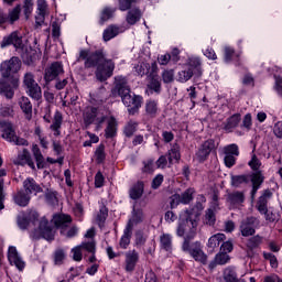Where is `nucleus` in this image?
<instances>
[{"label":"nucleus","mask_w":282,"mask_h":282,"mask_svg":"<svg viewBox=\"0 0 282 282\" xmlns=\"http://www.w3.org/2000/svg\"><path fill=\"white\" fill-rule=\"evenodd\" d=\"M113 93L120 96L124 107L128 108V113H130V116H135V113H138V111L142 107V97L131 95V88L129 87L126 77H115Z\"/></svg>","instance_id":"obj_1"},{"label":"nucleus","mask_w":282,"mask_h":282,"mask_svg":"<svg viewBox=\"0 0 282 282\" xmlns=\"http://www.w3.org/2000/svg\"><path fill=\"white\" fill-rule=\"evenodd\" d=\"M176 235L177 237H184L182 250H188V241L195 239V235H197V218L192 210L181 212Z\"/></svg>","instance_id":"obj_2"},{"label":"nucleus","mask_w":282,"mask_h":282,"mask_svg":"<svg viewBox=\"0 0 282 282\" xmlns=\"http://www.w3.org/2000/svg\"><path fill=\"white\" fill-rule=\"evenodd\" d=\"M202 78L204 76V68L202 67V59L198 57H191L188 62L182 65V69L177 72V83H188L191 78Z\"/></svg>","instance_id":"obj_3"},{"label":"nucleus","mask_w":282,"mask_h":282,"mask_svg":"<svg viewBox=\"0 0 282 282\" xmlns=\"http://www.w3.org/2000/svg\"><path fill=\"white\" fill-rule=\"evenodd\" d=\"M83 120L85 127H90V124H96L97 129H101L102 124L107 120V115L100 108L86 107L83 111Z\"/></svg>","instance_id":"obj_4"},{"label":"nucleus","mask_w":282,"mask_h":282,"mask_svg":"<svg viewBox=\"0 0 282 282\" xmlns=\"http://www.w3.org/2000/svg\"><path fill=\"white\" fill-rule=\"evenodd\" d=\"M78 61H85L84 66L86 69H89L91 67H98V65H102L105 61V54H102L101 51H96L94 53H90L88 50H82L79 52Z\"/></svg>","instance_id":"obj_5"},{"label":"nucleus","mask_w":282,"mask_h":282,"mask_svg":"<svg viewBox=\"0 0 282 282\" xmlns=\"http://www.w3.org/2000/svg\"><path fill=\"white\" fill-rule=\"evenodd\" d=\"M23 85L30 98H32L33 100H41V98H43L41 86L39 85V83H36V79H34V74L30 72L25 73L23 77Z\"/></svg>","instance_id":"obj_6"},{"label":"nucleus","mask_w":282,"mask_h":282,"mask_svg":"<svg viewBox=\"0 0 282 282\" xmlns=\"http://www.w3.org/2000/svg\"><path fill=\"white\" fill-rule=\"evenodd\" d=\"M0 129L2 131V138H4V140H7L8 142H14V144H17L18 147H28V140L17 137L12 123L1 121Z\"/></svg>","instance_id":"obj_7"},{"label":"nucleus","mask_w":282,"mask_h":282,"mask_svg":"<svg viewBox=\"0 0 282 282\" xmlns=\"http://www.w3.org/2000/svg\"><path fill=\"white\" fill-rule=\"evenodd\" d=\"M113 69H116V64L111 59H105L104 63L97 66L95 76L99 83H105L108 78L113 76Z\"/></svg>","instance_id":"obj_8"},{"label":"nucleus","mask_w":282,"mask_h":282,"mask_svg":"<svg viewBox=\"0 0 282 282\" xmlns=\"http://www.w3.org/2000/svg\"><path fill=\"white\" fill-rule=\"evenodd\" d=\"M183 252H188L195 261L203 263V265H206L208 261V256H206L204 250H202V243L199 241H196L192 245L191 241H188L187 249H183Z\"/></svg>","instance_id":"obj_9"},{"label":"nucleus","mask_w":282,"mask_h":282,"mask_svg":"<svg viewBox=\"0 0 282 282\" xmlns=\"http://www.w3.org/2000/svg\"><path fill=\"white\" fill-rule=\"evenodd\" d=\"M21 69V59L17 56L4 61L0 66V72L3 78H10L12 74H17Z\"/></svg>","instance_id":"obj_10"},{"label":"nucleus","mask_w":282,"mask_h":282,"mask_svg":"<svg viewBox=\"0 0 282 282\" xmlns=\"http://www.w3.org/2000/svg\"><path fill=\"white\" fill-rule=\"evenodd\" d=\"M83 250L94 254L96 252V241H83L79 246L72 249L74 261H83Z\"/></svg>","instance_id":"obj_11"},{"label":"nucleus","mask_w":282,"mask_h":282,"mask_svg":"<svg viewBox=\"0 0 282 282\" xmlns=\"http://www.w3.org/2000/svg\"><path fill=\"white\" fill-rule=\"evenodd\" d=\"M224 162L227 169H232L237 164V158H239V145L232 143L224 148Z\"/></svg>","instance_id":"obj_12"},{"label":"nucleus","mask_w":282,"mask_h":282,"mask_svg":"<svg viewBox=\"0 0 282 282\" xmlns=\"http://www.w3.org/2000/svg\"><path fill=\"white\" fill-rule=\"evenodd\" d=\"M19 89V78H13L11 82H0V94L6 96L9 100L14 98V91Z\"/></svg>","instance_id":"obj_13"},{"label":"nucleus","mask_w":282,"mask_h":282,"mask_svg":"<svg viewBox=\"0 0 282 282\" xmlns=\"http://www.w3.org/2000/svg\"><path fill=\"white\" fill-rule=\"evenodd\" d=\"M259 226L257 217H248L240 224V232L242 237H252L257 232L256 228Z\"/></svg>","instance_id":"obj_14"},{"label":"nucleus","mask_w":282,"mask_h":282,"mask_svg":"<svg viewBox=\"0 0 282 282\" xmlns=\"http://www.w3.org/2000/svg\"><path fill=\"white\" fill-rule=\"evenodd\" d=\"M7 257L10 265H14L18 270H20V272L25 269V261H23V258H21V254H19L17 247L10 246Z\"/></svg>","instance_id":"obj_15"},{"label":"nucleus","mask_w":282,"mask_h":282,"mask_svg":"<svg viewBox=\"0 0 282 282\" xmlns=\"http://www.w3.org/2000/svg\"><path fill=\"white\" fill-rule=\"evenodd\" d=\"M124 270L126 272H133L135 270V265H138L140 261V252L138 250L132 249L126 252L124 254Z\"/></svg>","instance_id":"obj_16"},{"label":"nucleus","mask_w":282,"mask_h":282,"mask_svg":"<svg viewBox=\"0 0 282 282\" xmlns=\"http://www.w3.org/2000/svg\"><path fill=\"white\" fill-rule=\"evenodd\" d=\"M214 149H215V141L213 140L205 141L196 153V159L198 160V162H206V160H208V156L210 155V151H213Z\"/></svg>","instance_id":"obj_17"},{"label":"nucleus","mask_w":282,"mask_h":282,"mask_svg":"<svg viewBox=\"0 0 282 282\" xmlns=\"http://www.w3.org/2000/svg\"><path fill=\"white\" fill-rule=\"evenodd\" d=\"M61 74H63V64L55 62L46 68L44 78L46 83H52V80H55L57 76H61Z\"/></svg>","instance_id":"obj_18"},{"label":"nucleus","mask_w":282,"mask_h":282,"mask_svg":"<svg viewBox=\"0 0 282 282\" xmlns=\"http://www.w3.org/2000/svg\"><path fill=\"white\" fill-rule=\"evenodd\" d=\"M134 72L138 76H144L147 74H158V64L154 62L151 65L147 62H140L137 66H134Z\"/></svg>","instance_id":"obj_19"},{"label":"nucleus","mask_w":282,"mask_h":282,"mask_svg":"<svg viewBox=\"0 0 282 282\" xmlns=\"http://www.w3.org/2000/svg\"><path fill=\"white\" fill-rule=\"evenodd\" d=\"M37 232L43 239H46V241H53L54 239V229L50 227V223L45 218L40 220Z\"/></svg>","instance_id":"obj_20"},{"label":"nucleus","mask_w":282,"mask_h":282,"mask_svg":"<svg viewBox=\"0 0 282 282\" xmlns=\"http://www.w3.org/2000/svg\"><path fill=\"white\" fill-rule=\"evenodd\" d=\"M23 192L29 195H39V193H43V188L34 178L28 177L23 181Z\"/></svg>","instance_id":"obj_21"},{"label":"nucleus","mask_w":282,"mask_h":282,"mask_svg":"<svg viewBox=\"0 0 282 282\" xmlns=\"http://www.w3.org/2000/svg\"><path fill=\"white\" fill-rule=\"evenodd\" d=\"M132 235H133V225L131 223H128L123 230V235L119 240V248H121V250H127L129 248L131 243Z\"/></svg>","instance_id":"obj_22"},{"label":"nucleus","mask_w":282,"mask_h":282,"mask_svg":"<svg viewBox=\"0 0 282 282\" xmlns=\"http://www.w3.org/2000/svg\"><path fill=\"white\" fill-rule=\"evenodd\" d=\"M18 105L25 118V120H32V101L30 98L22 96L18 99Z\"/></svg>","instance_id":"obj_23"},{"label":"nucleus","mask_w":282,"mask_h":282,"mask_svg":"<svg viewBox=\"0 0 282 282\" xmlns=\"http://www.w3.org/2000/svg\"><path fill=\"white\" fill-rule=\"evenodd\" d=\"M53 224L56 228H61V234L65 235V228L72 224V216L65 214H58L53 217Z\"/></svg>","instance_id":"obj_24"},{"label":"nucleus","mask_w":282,"mask_h":282,"mask_svg":"<svg viewBox=\"0 0 282 282\" xmlns=\"http://www.w3.org/2000/svg\"><path fill=\"white\" fill-rule=\"evenodd\" d=\"M239 122H241V115L235 113L223 123L224 130L227 133H232V131H235V129H237V127H239Z\"/></svg>","instance_id":"obj_25"},{"label":"nucleus","mask_w":282,"mask_h":282,"mask_svg":"<svg viewBox=\"0 0 282 282\" xmlns=\"http://www.w3.org/2000/svg\"><path fill=\"white\" fill-rule=\"evenodd\" d=\"M61 127H63V113H61V111H55L53 122L50 126V129L55 138L61 135Z\"/></svg>","instance_id":"obj_26"},{"label":"nucleus","mask_w":282,"mask_h":282,"mask_svg":"<svg viewBox=\"0 0 282 282\" xmlns=\"http://www.w3.org/2000/svg\"><path fill=\"white\" fill-rule=\"evenodd\" d=\"M9 45H14L15 47H21L23 45V40H21L19 33L13 32L9 36L3 37L1 47H8Z\"/></svg>","instance_id":"obj_27"},{"label":"nucleus","mask_w":282,"mask_h":282,"mask_svg":"<svg viewBox=\"0 0 282 282\" xmlns=\"http://www.w3.org/2000/svg\"><path fill=\"white\" fill-rule=\"evenodd\" d=\"M270 199H272V192L270 189H265L257 203V209L259 213H267L268 202H270Z\"/></svg>","instance_id":"obj_28"},{"label":"nucleus","mask_w":282,"mask_h":282,"mask_svg":"<svg viewBox=\"0 0 282 282\" xmlns=\"http://www.w3.org/2000/svg\"><path fill=\"white\" fill-rule=\"evenodd\" d=\"M17 164L20 166H30V169H35L34 161L32 160V155L30 154V151L24 149L22 152L18 154Z\"/></svg>","instance_id":"obj_29"},{"label":"nucleus","mask_w":282,"mask_h":282,"mask_svg":"<svg viewBox=\"0 0 282 282\" xmlns=\"http://www.w3.org/2000/svg\"><path fill=\"white\" fill-rule=\"evenodd\" d=\"M140 19H142V11H140L138 7L130 9L126 17V21L129 25H135Z\"/></svg>","instance_id":"obj_30"},{"label":"nucleus","mask_w":282,"mask_h":282,"mask_svg":"<svg viewBox=\"0 0 282 282\" xmlns=\"http://www.w3.org/2000/svg\"><path fill=\"white\" fill-rule=\"evenodd\" d=\"M223 279L225 282H246L243 279H238L235 267H227L224 270Z\"/></svg>","instance_id":"obj_31"},{"label":"nucleus","mask_w":282,"mask_h":282,"mask_svg":"<svg viewBox=\"0 0 282 282\" xmlns=\"http://www.w3.org/2000/svg\"><path fill=\"white\" fill-rule=\"evenodd\" d=\"M131 199H140L144 195V183L139 181L129 191Z\"/></svg>","instance_id":"obj_32"},{"label":"nucleus","mask_w":282,"mask_h":282,"mask_svg":"<svg viewBox=\"0 0 282 282\" xmlns=\"http://www.w3.org/2000/svg\"><path fill=\"white\" fill-rule=\"evenodd\" d=\"M13 199L18 206L25 207L28 204H30V200L32 199V196L30 194L19 191L14 196Z\"/></svg>","instance_id":"obj_33"},{"label":"nucleus","mask_w":282,"mask_h":282,"mask_svg":"<svg viewBox=\"0 0 282 282\" xmlns=\"http://www.w3.org/2000/svg\"><path fill=\"white\" fill-rule=\"evenodd\" d=\"M224 241H226V235L216 234L208 239L207 247L210 248V250H215V248H219Z\"/></svg>","instance_id":"obj_34"},{"label":"nucleus","mask_w":282,"mask_h":282,"mask_svg":"<svg viewBox=\"0 0 282 282\" xmlns=\"http://www.w3.org/2000/svg\"><path fill=\"white\" fill-rule=\"evenodd\" d=\"M182 154H180V144L174 143L167 152L169 164H173V162H180Z\"/></svg>","instance_id":"obj_35"},{"label":"nucleus","mask_w":282,"mask_h":282,"mask_svg":"<svg viewBox=\"0 0 282 282\" xmlns=\"http://www.w3.org/2000/svg\"><path fill=\"white\" fill-rule=\"evenodd\" d=\"M120 34V28L117 25H109L102 33V39L107 43V41H111V39H116Z\"/></svg>","instance_id":"obj_36"},{"label":"nucleus","mask_w":282,"mask_h":282,"mask_svg":"<svg viewBox=\"0 0 282 282\" xmlns=\"http://www.w3.org/2000/svg\"><path fill=\"white\" fill-rule=\"evenodd\" d=\"M246 200V195L243 192H234L228 195V202L231 206H239V204H243Z\"/></svg>","instance_id":"obj_37"},{"label":"nucleus","mask_w":282,"mask_h":282,"mask_svg":"<svg viewBox=\"0 0 282 282\" xmlns=\"http://www.w3.org/2000/svg\"><path fill=\"white\" fill-rule=\"evenodd\" d=\"M32 153L35 158L37 169H43L45 166V158H43V153H41V149L39 148V145L33 144Z\"/></svg>","instance_id":"obj_38"},{"label":"nucleus","mask_w":282,"mask_h":282,"mask_svg":"<svg viewBox=\"0 0 282 282\" xmlns=\"http://www.w3.org/2000/svg\"><path fill=\"white\" fill-rule=\"evenodd\" d=\"M161 248L166 250V252H171L173 250V237L169 234H163L160 237Z\"/></svg>","instance_id":"obj_39"},{"label":"nucleus","mask_w":282,"mask_h":282,"mask_svg":"<svg viewBox=\"0 0 282 282\" xmlns=\"http://www.w3.org/2000/svg\"><path fill=\"white\" fill-rule=\"evenodd\" d=\"M115 13H116V8L105 7L100 14V20H99L100 25H105V23H107L109 19L113 18Z\"/></svg>","instance_id":"obj_40"},{"label":"nucleus","mask_w":282,"mask_h":282,"mask_svg":"<svg viewBox=\"0 0 282 282\" xmlns=\"http://www.w3.org/2000/svg\"><path fill=\"white\" fill-rule=\"evenodd\" d=\"M145 113L150 116V118H155V116H158V101L148 100L145 102Z\"/></svg>","instance_id":"obj_41"},{"label":"nucleus","mask_w":282,"mask_h":282,"mask_svg":"<svg viewBox=\"0 0 282 282\" xmlns=\"http://www.w3.org/2000/svg\"><path fill=\"white\" fill-rule=\"evenodd\" d=\"M119 1V10L121 12H127V10H133L137 8L135 4L140 2V0H118Z\"/></svg>","instance_id":"obj_42"},{"label":"nucleus","mask_w":282,"mask_h":282,"mask_svg":"<svg viewBox=\"0 0 282 282\" xmlns=\"http://www.w3.org/2000/svg\"><path fill=\"white\" fill-rule=\"evenodd\" d=\"M151 80L149 84L150 89H153V91H156V94H160V90L162 89V83L160 82V77L155 75V73L150 74Z\"/></svg>","instance_id":"obj_43"},{"label":"nucleus","mask_w":282,"mask_h":282,"mask_svg":"<svg viewBox=\"0 0 282 282\" xmlns=\"http://www.w3.org/2000/svg\"><path fill=\"white\" fill-rule=\"evenodd\" d=\"M34 133L37 137L42 149H48L50 141H47V137L45 134H43V130H41V128L37 127V128H35Z\"/></svg>","instance_id":"obj_44"},{"label":"nucleus","mask_w":282,"mask_h":282,"mask_svg":"<svg viewBox=\"0 0 282 282\" xmlns=\"http://www.w3.org/2000/svg\"><path fill=\"white\" fill-rule=\"evenodd\" d=\"M161 78L165 85H169L175 80V70L164 69L161 74Z\"/></svg>","instance_id":"obj_45"},{"label":"nucleus","mask_w":282,"mask_h":282,"mask_svg":"<svg viewBox=\"0 0 282 282\" xmlns=\"http://www.w3.org/2000/svg\"><path fill=\"white\" fill-rule=\"evenodd\" d=\"M138 131V122L137 121H129L127 126L124 127V135L127 138H131L133 133Z\"/></svg>","instance_id":"obj_46"},{"label":"nucleus","mask_w":282,"mask_h":282,"mask_svg":"<svg viewBox=\"0 0 282 282\" xmlns=\"http://www.w3.org/2000/svg\"><path fill=\"white\" fill-rule=\"evenodd\" d=\"M216 221L217 217L215 216V210L207 209L205 212L204 224H206L207 226H215Z\"/></svg>","instance_id":"obj_47"},{"label":"nucleus","mask_w":282,"mask_h":282,"mask_svg":"<svg viewBox=\"0 0 282 282\" xmlns=\"http://www.w3.org/2000/svg\"><path fill=\"white\" fill-rule=\"evenodd\" d=\"M105 131L106 138H113V135H116V118L111 117L108 120V126Z\"/></svg>","instance_id":"obj_48"},{"label":"nucleus","mask_w":282,"mask_h":282,"mask_svg":"<svg viewBox=\"0 0 282 282\" xmlns=\"http://www.w3.org/2000/svg\"><path fill=\"white\" fill-rule=\"evenodd\" d=\"M241 184H248V175H235L231 176V186L239 188Z\"/></svg>","instance_id":"obj_49"},{"label":"nucleus","mask_w":282,"mask_h":282,"mask_svg":"<svg viewBox=\"0 0 282 282\" xmlns=\"http://www.w3.org/2000/svg\"><path fill=\"white\" fill-rule=\"evenodd\" d=\"M194 194V188H187L185 192L181 194V204H191V202H193Z\"/></svg>","instance_id":"obj_50"},{"label":"nucleus","mask_w":282,"mask_h":282,"mask_svg":"<svg viewBox=\"0 0 282 282\" xmlns=\"http://www.w3.org/2000/svg\"><path fill=\"white\" fill-rule=\"evenodd\" d=\"M215 261L218 265H226L230 261V256L227 252L220 251L215 256Z\"/></svg>","instance_id":"obj_51"},{"label":"nucleus","mask_w":282,"mask_h":282,"mask_svg":"<svg viewBox=\"0 0 282 282\" xmlns=\"http://www.w3.org/2000/svg\"><path fill=\"white\" fill-rule=\"evenodd\" d=\"M21 14V7L17 6L15 8H13L10 12L9 15L7 18V21H9L10 23H14V21H19V17Z\"/></svg>","instance_id":"obj_52"},{"label":"nucleus","mask_w":282,"mask_h":282,"mask_svg":"<svg viewBox=\"0 0 282 282\" xmlns=\"http://www.w3.org/2000/svg\"><path fill=\"white\" fill-rule=\"evenodd\" d=\"M263 241V238L261 236H253L251 237L248 242H247V247L250 250H254V248H258L259 245Z\"/></svg>","instance_id":"obj_53"},{"label":"nucleus","mask_w":282,"mask_h":282,"mask_svg":"<svg viewBox=\"0 0 282 282\" xmlns=\"http://www.w3.org/2000/svg\"><path fill=\"white\" fill-rule=\"evenodd\" d=\"M65 250L57 249L54 253V263L55 265H63V262L65 261Z\"/></svg>","instance_id":"obj_54"},{"label":"nucleus","mask_w":282,"mask_h":282,"mask_svg":"<svg viewBox=\"0 0 282 282\" xmlns=\"http://www.w3.org/2000/svg\"><path fill=\"white\" fill-rule=\"evenodd\" d=\"M249 166L252 169V171H259L261 169V161L259 158H257V154H254V151H252L251 160L249 161Z\"/></svg>","instance_id":"obj_55"},{"label":"nucleus","mask_w":282,"mask_h":282,"mask_svg":"<svg viewBox=\"0 0 282 282\" xmlns=\"http://www.w3.org/2000/svg\"><path fill=\"white\" fill-rule=\"evenodd\" d=\"M251 184L252 186H258V188H261V185L263 184V175L259 172H256L251 175Z\"/></svg>","instance_id":"obj_56"},{"label":"nucleus","mask_w":282,"mask_h":282,"mask_svg":"<svg viewBox=\"0 0 282 282\" xmlns=\"http://www.w3.org/2000/svg\"><path fill=\"white\" fill-rule=\"evenodd\" d=\"M34 10V2L32 0H24L23 11L25 19H30V14H32Z\"/></svg>","instance_id":"obj_57"},{"label":"nucleus","mask_w":282,"mask_h":282,"mask_svg":"<svg viewBox=\"0 0 282 282\" xmlns=\"http://www.w3.org/2000/svg\"><path fill=\"white\" fill-rule=\"evenodd\" d=\"M142 210H137L135 212V208H133V212H132V218L128 221V224H132V228H133V224H140V221H142Z\"/></svg>","instance_id":"obj_58"},{"label":"nucleus","mask_w":282,"mask_h":282,"mask_svg":"<svg viewBox=\"0 0 282 282\" xmlns=\"http://www.w3.org/2000/svg\"><path fill=\"white\" fill-rule=\"evenodd\" d=\"M95 158L98 162V164L105 162V158H106V154H105V145H99L95 152Z\"/></svg>","instance_id":"obj_59"},{"label":"nucleus","mask_w":282,"mask_h":282,"mask_svg":"<svg viewBox=\"0 0 282 282\" xmlns=\"http://www.w3.org/2000/svg\"><path fill=\"white\" fill-rule=\"evenodd\" d=\"M108 216H109V210L107 209V207L101 206L99 209V214L97 215V221L99 224H105V220L107 219Z\"/></svg>","instance_id":"obj_60"},{"label":"nucleus","mask_w":282,"mask_h":282,"mask_svg":"<svg viewBox=\"0 0 282 282\" xmlns=\"http://www.w3.org/2000/svg\"><path fill=\"white\" fill-rule=\"evenodd\" d=\"M241 129H246L247 131H250V129H252V115L247 113L243 117Z\"/></svg>","instance_id":"obj_61"},{"label":"nucleus","mask_w":282,"mask_h":282,"mask_svg":"<svg viewBox=\"0 0 282 282\" xmlns=\"http://www.w3.org/2000/svg\"><path fill=\"white\" fill-rule=\"evenodd\" d=\"M0 113L1 116H3L4 118H8L10 116H14V107L7 105V106H2L0 108Z\"/></svg>","instance_id":"obj_62"},{"label":"nucleus","mask_w":282,"mask_h":282,"mask_svg":"<svg viewBox=\"0 0 282 282\" xmlns=\"http://www.w3.org/2000/svg\"><path fill=\"white\" fill-rule=\"evenodd\" d=\"M273 133L275 137L282 139V121H278L273 127Z\"/></svg>","instance_id":"obj_63"},{"label":"nucleus","mask_w":282,"mask_h":282,"mask_svg":"<svg viewBox=\"0 0 282 282\" xmlns=\"http://www.w3.org/2000/svg\"><path fill=\"white\" fill-rule=\"evenodd\" d=\"M274 90L282 98V77H275Z\"/></svg>","instance_id":"obj_64"}]
</instances>
